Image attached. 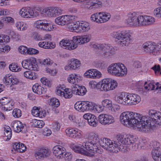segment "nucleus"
Masks as SVG:
<instances>
[{
    "mask_svg": "<svg viewBox=\"0 0 161 161\" xmlns=\"http://www.w3.org/2000/svg\"><path fill=\"white\" fill-rule=\"evenodd\" d=\"M107 71L110 75L119 77L125 76L128 72L126 66L120 62L111 64L107 68Z\"/></svg>",
    "mask_w": 161,
    "mask_h": 161,
    "instance_id": "0eeeda50",
    "label": "nucleus"
},
{
    "mask_svg": "<svg viewBox=\"0 0 161 161\" xmlns=\"http://www.w3.org/2000/svg\"><path fill=\"white\" fill-rule=\"evenodd\" d=\"M148 114L152 121L154 124L161 115V113L155 110L150 109L148 111Z\"/></svg>",
    "mask_w": 161,
    "mask_h": 161,
    "instance_id": "f704fd0d",
    "label": "nucleus"
},
{
    "mask_svg": "<svg viewBox=\"0 0 161 161\" xmlns=\"http://www.w3.org/2000/svg\"><path fill=\"white\" fill-rule=\"evenodd\" d=\"M112 101L108 98H105L102 100L101 104L94 103L95 113H100L102 112L104 108L109 109L112 105Z\"/></svg>",
    "mask_w": 161,
    "mask_h": 161,
    "instance_id": "f3484780",
    "label": "nucleus"
},
{
    "mask_svg": "<svg viewBox=\"0 0 161 161\" xmlns=\"http://www.w3.org/2000/svg\"><path fill=\"white\" fill-rule=\"evenodd\" d=\"M65 88L66 86L64 84H60L57 85L54 90L55 94L57 96L62 97Z\"/></svg>",
    "mask_w": 161,
    "mask_h": 161,
    "instance_id": "58836bf2",
    "label": "nucleus"
},
{
    "mask_svg": "<svg viewBox=\"0 0 161 161\" xmlns=\"http://www.w3.org/2000/svg\"><path fill=\"white\" fill-rule=\"evenodd\" d=\"M71 62V59L67 61V64L64 66V69L66 71L74 70L73 67V66Z\"/></svg>",
    "mask_w": 161,
    "mask_h": 161,
    "instance_id": "69168bd1",
    "label": "nucleus"
},
{
    "mask_svg": "<svg viewBox=\"0 0 161 161\" xmlns=\"http://www.w3.org/2000/svg\"><path fill=\"white\" fill-rule=\"evenodd\" d=\"M59 45L60 47L69 50H74L78 47L75 36L71 40L67 38L62 40L59 42Z\"/></svg>",
    "mask_w": 161,
    "mask_h": 161,
    "instance_id": "2eb2a0df",
    "label": "nucleus"
},
{
    "mask_svg": "<svg viewBox=\"0 0 161 161\" xmlns=\"http://www.w3.org/2000/svg\"><path fill=\"white\" fill-rule=\"evenodd\" d=\"M154 15L159 19H161V7L155 8L153 11Z\"/></svg>",
    "mask_w": 161,
    "mask_h": 161,
    "instance_id": "774afa93",
    "label": "nucleus"
},
{
    "mask_svg": "<svg viewBox=\"0 0 161 161\" xmlns=\"http://www.w3.org/2000/svg\"><path fill=\"white\" fill-rule=\"evenodd\" d=\"M31 123L35 127L42 128L44 125L45 123L42 120H37L33 119L31 120Z\"/></svg>",
    "mask_w": 161,
    "mask_h": 161,
    "instance_id": "c03bdc74",
    "label": "nucleus"
},
{
    "mask_svg": "<svg viewBox=\"0 0 161 161\" xmlns=\"http://www.w3.org/2000/svg\"><path fill=\"white\" fill-rule=\"evenodd\" d=\"M31 37L36 41L42 40V36L36 32H34L32 33Z\"/></svg>",
    "mask_w": 161,
    "mask_h": 161,
    "instance_id": "338daca9",
    "label": "nucleus"
},
{
    "mask_svg": "<svg viewBox=\"0 0 161 161\" xmlns=\"http://www.w3.org/2000/svg\"><path fill=\"white\" fill-rule=\"evenodd\" d=\"M10 38L8 36L3 34H0V45L10 42Z\"/></svg>",
    "mask_w": 161,
    "mask_h": 161,
    "instance_id": "09e8293b",
    "label": "nucleus"
},
{
    "mask_svg": "<svg viewBox=\"0 0 161 161\" xmlns=\"http://www.w3.org/2000/svg\"><path fill=\"white\" fill-rule=\"evenodd\" d=\"M9 69L14 72H19L21 70L22 68L19 66L17 64L12 63L9 66Z\"/></svg>",
    "mask_w": 161,
    "mask_h": 161,
    "instance_id": "603ef678",
    "label": "nucleus"
},
{
    "mask_svg": "<svg viewBox=\"0 0 161 161\" xmlns=\"http://www.w3.org/2000/svg\"><path fill=\"white\" fill-rule=\"evenodd\" d=\"M128 105H136L141 101L140 97L136 94L128 92Z\"/></svg>",
    "mask_w": 161,
    "mask_h": 161,
    "instance_id": "c85d7f7f",
    "label": "nucleus"
},
{
    "mask_svg": "<svg viewBox=\"0 0 161 161\" xmlns=\"http://www.w3.org/2000/svg\"><path fill=\"white\" fill-rule=\"evenodd\" d=\"M104 47L103 56L105 58H110L115 54L114 49L108 44H105Z\"/></svg>",
    "mask_w": 161,
    "mask_h": 161,
    "instance_id": "c756f323",
    "label": "nucleus"
},
{
    "mask_svg": "<svg viewBox=\"0 0 161 161\" xmlns=\"http://www.w3.org/2000/svg\"><path fill=\"white\" fill-rule=\"evenodd\" d=\"M76 16L71 14H64L59 16L55 19V23L58 25H67L68 31L78 33L88 31L90 30V24L85 21H75Z\"/></svg>",
    "mask_w": 161,
    "mask_h": 161,
    "instance_id": "7ed1b4c3",
    "label": "nucleus"
},
{
    "mask_svg": "<svg viewBox=\"0 0 161 161\" xmlns=\"http://www.w3.org/2000/svg\"><path fill=\"white\" fill-rule=\"evenodd\" d=\"M15 26L18 31H24L28 28L27 23L21 21H18L15 23Z\"/></svg>",
    "mask_w": 161,
    "mask_h": 161,
    "instance_id": "4c0bfd02",
    "label": "nucleus"
},
{
    "mask_svg": "<svg viewBox=\"0 0 161 161\" xmlns=\"http://www.w3.org/2000/svg\"><path fill=\"white\" fill-rule=\"evenodd\" d=\"M21 64L22 67L26 69L36 71L39 70L36 58L33 57H30L24 59L22 61Z\"/></svg>",
    "mask_w": 161,
    "mask_h": 161,
    "instance_id": "ddd939ff",
    "label": "nucleus"
},
{
    "mask_svg": "<svg viewBox=\"0 0 161 161\" xmlns=\"http://www.w3.org/2000/svg\"><path fill=\"white\" fill-rule=\"evenodd\" d=\"M14 149L17 152L23 153L26 150V147L25 145L20 142H15L13 144Z\"/></svg>",
    "mask_w": 161,
    "mask_h": 161,
    "instance_id": "ea45409f",
    "label": "nucleus"
},
{
    "mask_svg": "<svg viewBox=\"0 0 161 161\" xmlns=\"http://www.w3.org/2000/svg\"><path fill=\"white\" fill-rule=\"evenodd\" d=\"M19 14L22 18L27 19L34 18L39 15V13L37 11L26 6L20 8Z\"/></svg>",
    "mask_w": 161,
    "mask_h": 161,
    "instance_id": "4468645a",
    "label": "nucleus"
},
{
    "mask_svg": "<svg viewBox=\"0 0 161 161\" xmlns=\"http://www.w3.org/2000/svg\"><path fill=\"white\" fill-rule=\"evenodd\" d=\"M65 148L62 146L57 145L53 148V153L55 158L58 160L63 159V154Z\"/></svg>",
    "mask_w": 161,
    "mask_h": 161,
    "instance_id": "b1692460",
    "label": "nucleus"
},
{
    "mask_svg": "<svg viewBox=\"0 0 161 161\" xmlns=\"http://www.w3.org/2000/svg\"><path fill=\"white\" fill-rule=\"evenodd\" d=\"M151 157L154 161H161V152L151 151Z\"/></svg>",
    "mask_w": 161,
    "mask_h": 161,
    "instance_id": "de8ad7c7",
    "label": "nucleus"
},
{
    "mask_svg": "<svg viewBox=\"0 0 161 161\" xmlns=\"http://www.w3.org/2000/svg\"><path fill=\"white\" fill-rule=\"evenodd\" d=\"M49 154V152L48 150L42 149L35 153V156L36 159H41L47 156Z\"/></svg>",
    "mask_w": 161,
    "mask_h": 161,
    "instance_id": "a19ab883",
    "label": "nucleus"
},
{
    "mask_svg": "<svg viewBox=\"0 0 161 161\" xmlns=\"http://www.w3.org/2000/svg\"><path fill=\"white\" fill-rule=\"evenodd\" d=\"M131 33L128 30L118 31L113 32L111 36L118 43L122 46L128 45L131 41Z\"/></svg>",
    "mask_w": 161,
    "mask_h": 161,
    "instance_id": "6e6552de",
    "label": "nucleus"
},
{
    "mask_svg": "<svg viewBox=\"0 0 161 161\" xmlns=\"http://www.w3.org/2000/svg\"><path fill=\"white\" fill-rule=\"evenodd\" d=\"M111 17L110 14L106 12L95 13L91 15V20L97 24H102L108 21Z\"/></svg>",
    "mask_w": 161,
    "mask_h": 161,
    "instance_id": "f8f14e48",
    "label": "nucleus"
},
{
    "mask_svg": "<svg viewBox=\"0 0 161 161\" xmlns=\"http://www.w3.org/2000/svg\"><path fill=\"white\" fill-rule=\"evenodd\" d=\"M34 25L37 29L46 32L53 31L56 29L54 24L46 19H39L35 21Z\"/></svg>",
    "mask_w": 161,
    "mask_h": 161,
    "instance_id": "9b49d317",
    "label": "nucleus"
},
{
    "mask_svg": "<svg viewBox=\"0 0 161 161\" xmlns=\"http://www.w3.org/2000/svg\"><path fill=\"white\" fill-rule=\"evenodd\" d=\"M31 114L34 117L42 118L46 116V112L41 107L34 106L32 109Z\"/></svg>",
    "mask_w": 161,
    "mask_h": 161,
    "instance_id": "7c9ffc66",
    "label": "nucleus"
},
{
    "mask_svg": "<svg viewBox=\"0 0 161 161\" xmlns=\"http://www.w3.org/2000/svg\"><path fill=\"white\" fill-rule=\"evenodd\" d=\"M53 63V61L49 58L42 59L40 61V64L41 65L47 67L52 66Z\"/></svg>",
    "mask_w": 161,
    "mask_h": 161,
    "instance_id": "37998d69",
    "label": "nucleus"
},
{
    "mask_svg": "<svg viewBox=\"0 0 161 161\" xmlns=\"http://www.w3.org/2000/svg\"><path fill=\"white\" fill-rule=\"evenodd\" d=\"M61 125V123L57 121H56L53 122L51 126L53 131L56 132L60 130Z\"/></svg>",
    "mask_w": 161,
    "mask_h": 161,
    "instance_id": "8fccbe9b",
    "label": "nucleus"
},
{
    "mask_svg": "<svg viewBox=\"0 0 161 161\" xmlns=\"http://www.w3.org/2000/svg\"><path fill=\"white\" fill-rule=\"evenodd\" d=\"M120 109V106L118 104L116 103H113L111 105L109 109L114 113L118 112Z\"/></svg>",
    "mask_w": 161,
    "mask_h": 161,
    "instance_id": "0e129e2a",
    "label": "nucleus"
},
{
    "mask_svg": "<svg viewBox=\"0 0 161 161\" xmlns=\"http://www.w3.org/2000/svg\"><path fill=\"white\" fill-rule=\"evenodd\" d=\"M40 81L42 84L47 87L50 88L52 86V81L49 78L45 77H42L40 79Z\"/></svg>",
    "mask_w": 161,
    "mask_h": 161,
    "instance_id": "49530a36",
    "label": "nucleus"
},
{
    "mask_svg": "<svg viewBox=\"0 0 161 161\" xmlns=\"http://www.w3.org/2000/svg\"><path fill=\"white\" fill-rule=\"evenodd\" d=\"M73 94L74 92L73 88L71 89L66 87L62 97L67 99H70L73 97Z\"/></svg>",
    "mask_w": 161,
    "mask_h": 161,
    "instance_id": "79ce46f5",
    "label": "nucleus"
},
{
    "mask_svg": "<svg viewBox=\"0 0 161 161\" xmlns=\"http://www.w3.org/2000/svg\"><path fill=\"white\" fill-rule=\"evenodd\" d=\"M140 17L141 15L137 16V14L135 12L129 13L127 15L125 22L130 26H139Z\"/></svg>",
    "mask_w": 161,
    "mask_h": 161,
    "instance_id": "dca6fc26",
    "label": "nucleus"
},
{
    "mask_svg": "<svg viewBox=\"0 0 161 161\" xmlns=\"http://www.w3.org/2000/svg\"><path fill=\"white\" fill-rule=\"evenodd\" d=\"M63 157V159H64L65 161H71L73 158V154L71 152L67 151L65 149Z\"/></svg>",
    "mask_w": 161,
    "mask_h": 161,
    "instance_id": "3c124183",
    "label": "nucleus"
},
{
    "mask_svg": "<svg viewBox=\"0 0 161 161\" xmlns=\"http://www.w3.org/2000/svg\"><path fill=\"white\" fill-rule=\"evenodd\" d=\"M92 144L90 142H84L82 143H72L70 147L75 153L86 156L92 157L95 153L92 150L91 146Z\"/></svg>",
    "mask_w": 161,
    "mask_h": 161,
    "instance_id": "39448f33",
    "label": "nucleus"
},
{
    "mask_svg": "<svg viewBox=\"0 0 161 161\" xmlns=\"http://www.w3.org/2000/svg\"><path fill=\"white\" fill-rule=\"evenodd\" d=\"M94 102L85 101H77L74 105L75 109L80 113L95 112Z\"/></svg>",
    "mask_w": 161,
    "mask_h": 161,
    "instance_id": "1a4fd4ad",
    "label": "nucleus"
},
{
    "mask_svg": "<svg viewBox=\"0 0 161 161\" xmlns=\"http://www.w3.org/2000/svg\"><path fill=\"white\" fill-rule=\"evenodd\" d=\"M71 63L73 64V69L74 70H77L81 65V63L80 61L78 59L75 58H71Z\"/></svg>",
    "mask_w": 161,
    "mask_h": 161,
    "instance_id": "864d4df0",
    "label": "nucleus"
},
{
    "mask_svg": "<svg viewBox=\"0 0 161 161\" xmlns=\"http://www.w3.org/2000/svg\"><path fill=\"white\" fill-rule=\"evenodd\" d=\"M48 103L49 105L53 108H57L60 104L59 100L55 97L50 99Z\"/></svg>",
    "mask_w": 161,
    "mask_h": 161,
    "instance_id": "a18cd8bd",
    "label": "nucleus"
},
{
    "mask_svg": "<svg viewBox=\"0 0 161 161\" xmlns=\"http://www.w3.org/2000/svg\"><path fill=\"white\" fill-rule=\"evenodd\" d=\"M32 70H27L23 73V76L27 79L35 80L38 77L37 74Z\"/></svg>",
    "mask_w": 161,
    "mask_h": 161,
    "instance_id": "e433bc0d",
    "label": "nucleus"
},
{
    "mask_svg": "<svg viewBox=\"0 0 161 161\" xmlns=\"http://www.w3.org/2000/svg\"><path fill=\"white\" fill-rule=\"evenodd\" d=\"M4 130L5 136L7 137L8 139H10L12 136V132L10 128L8 126H5L4 127Z\"/></svg>",
    "mask_w": 161,
    "mask_h": 161,
    "instance_id": "6e6d98bb",
    "label": "nucleus"
},
{
    "mask_svg": "<svg viewBox=\"0 0 161 161\" xmlns=\"http://www.w3.org/2000/svg\"><path fill=\"white\" fill-rule=\"evenodd\" d=\"M107 114H102L98 117V122L103 125H106V115Z\"/></svg>",
    "mask_w": 161,
    "mask_h": 161,
    "instance_id": "4d7b16f0",
    "label": "nucleus"
},
{
    "mask_svg": "<svg viewBox=\"0 0 161 161\" xmlns=\"http://www.w3.org/2000/svg\"><path fill=\"white\" fill-rule=\"evenodd\" d=\"M86 136L89 140L86 142H90L92 144L91 147L92 148V150L95 153L97 152V143L105 150L112 153H117L120 151L122 148V146L119 144L121 143L122 145L125 143H127L129 140H132L133 138L131 136H128L125 138H123V135H118L117 136L116 140L113 141L107 138H103L99 140L97 133L95 132L92 131L87 133Z\"/></svg>",
    "mask_w": 161,
    "mask_h": 161,
    "instance_id": "f257e3e1",
    "label": "nucleus"
},
{
    "mask_svg": "<svg viewBox=\"0 0 161 161\" xmlns=\"http://www.w3.org/2000/svg\"><path fill=\"white\" fill-rule=\"evenodd\" d=\"M3 19L4 22L7 24H14L15 23L14 19L10 16H4Z\"/></svg>",
    "mask_w": 161,
    "mask_h": 161,
    "instance_id": "680f3d73",
    "label": "nucleus"
},
{
    "mask_svg": "<svg viewBox=\"0 0 161 161\" xmlns=\"http://www.w3.org/2000/svg\"><path fill=\"white\" fill-rule=\"evenodd\" d=\"M84 5L85 8L89 9L92 10L95 8L96 5L94 4L93 2L89 1H86L84 3Z\"/></svg>",
    "mask_w": 161,
    "mask_h": 161,
    "instance_id": "5fc2aeb1",
    "label": "nucleus"
},
{
    "mask_svg": "<svg viewBox=\"0 0 161 161\" xmlns=\"http://www.w3.org/2000/svg\"><path fill=\"white\" fill-rule=\"evenodd\" d=\"M28 48L25 46H21L18 48L19 52L21 54L26 55H28Z\"/></svg>",
    "mask_w": 161,
    "mask_h": 161,
    "instance_id": "bf43d9fd",
    "label": "nucleus"
},
{
    "mask_svg": "<svg viewBox=\"0 0 161 161\" xmlns=\"http://www.w3.org/2000/svg\"><path fill=\"white\" fill-rule=\"evenodd\" d=\"M89 85L92 89L99 88L101 92H107L115 89L117 87L118 84L115 79L106 78L98 82L94 80H91L89 82Z\"/></svg>",
    "mask_w": 161,
    "mask_h": 161,
    "instance_id": "20e7f679",
    "label": "nucleus"
},
{
    "mask_svg": "<svg viewBox=\"0 0 161 161\" xmlns=\"http://www.w3.org/2000/svg\"><path fill=\"white\" fill-rule=\"evenodd\" d=\"M14 101L10 98L3 97L0 100V103L3 110L9 111L14 108Z\"/></svg>",
    "mask_w": 161,
    "mask_h": 161,
    "instance_id": "6ab92c4d",
    "label": "nucleus"
},
{
    "mask_svg": "<svg viewBox=\"0 0 161 161\" xmlns=\"http://www.w3.org/2000/svg\"><path fill=\"white\" fill-rule=\"evenodd\" d=\"M83 79V77L80 74L71 73L68 75L67 80L69 83L75 86L80 83Z\"/></svg>",
    "mask_w": 161,
    "mask_h": 161,
    "instance_id": "5701e85b",
    "label": "nucleus"
},
{
    "mask_svg": "<svg viewBox=\"0 0 161 161\" xmlns=\"http://www.w3.org/2000/svg\"><path fill=\"white\" fill-rule=\"evenodd\" d=\"M142 47L145 52L155 56L161 54V42L156 44L154 42H147L143 44Z\"/></svg>",
    "mask_w": 161,
    "mask_h": 161,
    "instance_id": "9d476101",
    "label": "nucleus"
},
{
    "mask_svg": "<svg viewBox=\"0 0 161 161\" xmlns=\"http://www.w3.org/2000/svg\"><path fill=\"white\" fill-rule=\"evenodd\" d=\"M32 90L35 93L41 95L45 93L46 89L39 83H36L32 87Z\"/></svg>",
    "mask_w": 161,
    "mask_h": 161,
    "instance_id": "473e14b6",
    "label": "nucleus"
},
{
    "mask_svg": "<svg viewBox=\"0 0 161 161\" xmlns=\"http://www.w3.org/2000/svg\"><path fill=\"white\" fill-rule=\"evenodd\" d=\"M3 81L6 85L10 86L16 85L19 82V79L15 76L10 74H7L5 75Z\"/></svg>",
    "mask_w": 161,
    "mask_h": 161,
    "instance_id": "393cba45",
    "label": "nucleus"
},
{
    "mask_svg": "<svg viewBox=\"0 0 161 161\" xmlns=\"http://www.w3.org/2000/svg\"><path fill=\"white\" fill-rule=\"evenodd\" d=\"M106 125H109L114 123L115 122V119L111 114H107Z\"/></svg>",
    "mask_w": 161,
    "mask_h": 161,
    "instance_id": "13d9d810",
    "label": "nucleus"
},
{
    "mask_svg": "<svg viewBox=\"0 0 161 161\" xmlns=\"http://www.w3.org/2000/svg\"><path fill=\"white\" fill-rule=\"evenodd\" d=\"M144 88L147 90H161V85L158 82L155 83L153 80H147L145 82Z\"/></svg>",
    "mask_w": 161,
    "mask_h": 161,
    "instance_id": "cd10ccee",
    "label": "nucleus"
},
{
    "mask_svg": "<svg viewBox=\"0 0 161 161\" xmlns=\"http://www.w3.org/2000/svg\"><path fill=\"white\" fill-rule=\"evenodd\" d=\"M78 46L82 45L89 42L91 40V36L86 35L81 36H75Z\"/></svg>",
    "mask_w": 161,
    "mask_h": 161,
    "instance_id": "2f4dec72",
    "label": "nucleus"
},
{
    "mask_svg": "<svg viewBox=\"0 0 161 161\" xmlns=\"http://www.w3.org/2000/svg\"><path fill=\"white\" fill-rule=\"evenodd\" d=\"M151 147H153V148L151 151H155L158 152H159L160 149V143L156 141L151 142Z\"/></svg>",
    "mask_w": 161,
    "mask_h": 161,
    "instance_id": "052dcab7",
    "label": "nucleus"
},
{
    "mask_svg": "<svg viewBox=\"0 0 161 161\" xmlns=\"http://www.w3.org/2000/svg\"><path fill=\"white\" fill-rule=\"evenodd\" d=\"M128 136H131L133 139L132 140H130V141L128 140L127 143H123L122 145H121V143L120 142L119 145H121L123 147L122 148L120 151L123 150L124 148V146L125 145H132V149L135 150L138 148L139 146H140L141 148L142 149H148L151 148V142H150L148 139L143 138L139 142L137 137L130 135H127L125 137L123 136L124 139H125Z\"/></svg>",
    "mask_w": 161,
    "mask_h": 161,
    "instance_id": "423d86ee",
    "label": "nucleus"
},
{
    "mask_svg": "<svg viewBox=\"0 0 161 161\" xmlns=\"http://www.w3.org/2000/svg\"><path fill=\"white\" fill-rule=\"evenodd\" d=\"M128 92H120L117 93L114 97L117 103L124 105H128Z\"/></svg>",
    "mask_w": 161,
    "mask_h": 161,
    "instance_id": "aec40b11",
    "label": "nucleus"
},
{
    "mask_svg": "<svg viewBox=\"0 0 161 161\" xmlns=\"http://www.w3.org/2000/svg\"><path fill=\"white\" fill-rule=\"evenodd\" d=\"M65 132L66 136L71 138L80 139L82 136V131L76 128L68 127L65 129Z\"/></svg>",
    "mask_w": 161,
    "mask_h": 161,
    "instance_id": "a211bd4d",
    "label": "nucleus"
},
{
    "mask_svg": "<svg viewBox=\"0 0 161 161\" xmlns=\"http://www.w3.org/2000/svg\"><path fill=\"white\" fill-rule=\"evenodd\" d=\"M101 73L95 69H91L86 70L83 74L84 77L88 79H100L102 77Z\"/></svg>",
    "mask_w": 161,
    "mask_h": 161,
    "instance_id": "412c9836",
    "label": "nucleus"
},
{
    "mask_svg": "<svg viewBox=\"0 0 161 161\" xmlns=\"http://www.w3.org/2000/svg\"><path fill=\"white\" fill-rule=\"evenodd\" d=\"M74 94L77 96H83L86 92V88L84 86L77 85L73 87Z\"/></svg>",
    "mask_w": 161,
    "mask_h": 161,
    "instance_id": "72a5a7b5",
    "label": "nucleus"
},
{
    "mask_svg": "<svg viewBox=\"0 0 161 161\" xmlns=\"http://www.w3.org/2000/svg\"><path fill=\"white\" fill-rule=\"evenodd\" d=\"M46 72L53 76H55L58 73L57 70L55 69H52L47 67L45 69Z\"/></svg>",
    "mask_w": 161,
    "mask_h": 161,
    "instance_id": "e2e57ef3",
    "label": "nucleus"
},
{
    "mask_svg": "<svg viewBox=\"0 0 161 161\" xmlns=\"http://www.w3.org/2000/svg\"><path fill=\"white\" fill-rule=\"evenodd\" d=\"M83 117L84 119L87 120L88 123L90 126L93 127L97 126V119L94 115L89 113H85L83 114Z\"/></svg>",
    "mask_w": 161,
    "mask_h": 161,
    "instance_id": "a878e982",
    "label": "nucleus"
},
{
    "mask_svg": "<svg viewBox=\"0 0 161 161\" xmlns=\"http://www.w3.org/2000/svg\"><path fill=\"white\" fill-rule=\"evenodd\" d=\"M24 125L19 120H15L12 123L14 131L17 133L21 132L23 129Z\"/></svg>",
    "mask_w": 161,
    "mask_h": 161,
    "instance_id": "c9c22d12",
    "label": "nucleus"
},
{
    "mask_svg": "<svg viewBox=\"0 0 161 161\" xmlns=\"http://www.w3.org/2000/svg\"><path fill=\"white\" fill-rule=\"evenodd\" d=\"M119 119L123 125L145 133L150 131L152 125L147 116L134 112H124L120 114Z\"/></svg>",
    "mask_w": 161,
    "mask_h": 161,
    "instance_id": "f03ea898",
    "label": "nucleus"
},
{
    "mask_svg": "<svg viewBox=\"0 0 161 161\" xmlns=\"http://www.w3.org/2000/svg\"><path fill=\"white\" fill-rule=\"evenodd\" d=\"M62 12V10L58 7H49L44 8L41 14L45 13L49 17H54L60 14Z\"/></svg>",
    "mask_w": 161,
    "mask_h": 161,
    "instance_id": "4be33fe9",
    "label": "nucleus"
},
{
    "mask_svg": "<svg viewBox=\"0 0 161 161\" xmlns=\"http://www.w3.org/2000/svg\"><path fill=\"white\" fill-rule=\"evenodd\" d=\"M139 26L152 25L155 22V19L150 16L141 15Z\"/></svg>",
    "mask_w": 161,
    "mask_h": 161,
    "instance_id": "bb28decb",
    "label": "nucleus"
}]
</instances>
